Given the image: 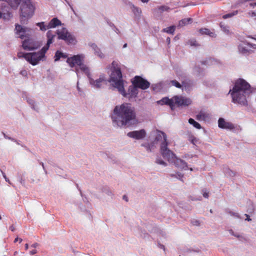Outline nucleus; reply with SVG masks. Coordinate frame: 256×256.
<instances>
[{
    "mask_svg": "<svg viewBox=\"0 0 256 256\" xmlns=\"http://www.w3.org/2000/svg\"><path fill=\"white\" fill-rule=\"evenodd\" d=\"M124 66L118 61H113L111 64V74L109 82L124 97L129 100L135 98L138 94V88L132 84L129 86L128 92L124 90L126 82L122 79V70Z\"/></svg>",
    "mask_w": 256,
    "mask_h": 256,
    "instance_id": "f257e3e1",
    "label": "nucleus"
},
{
    "mask_svg": "<svg viewBox=\"0 0 256 256\" xmlns=\"http://www.w3.org/2000/svg\"><path fill=\"white\" fill-rule=\"evenodd\" d=\"M136 118L134 108L128 103L116 106L111 114L112 124L114 127L122 128L134 124L136 122Z\"/></svg>",
    "mask_w": 256,
    "mask_h": 256,
    "instance_id": "f03ea898",
    "label": "nucleus"
},
{
    "mask_svg": "<svg viewBox=\"0 0 256 256\" xmlns=\"http://www.w3.org/2000/svg\"><path fill=\"white\" fill-rule=\"evenodd\" d=\"M252 92L253 88L245 80L240 78L234 82L228 94L230 95L233 103L246 106L247 98Z\"/></svg>",
    "mask_w": 256,
    "mask_h": 256,
    "instance_id": "7ed1b4c3",
    "label": "nucleus"
},
{
    "mask_svg": "<svg viewBox=\"0 0 256 256\" xmlns=\"http://www.w3.org/2000/svg\"><path fill=\"white\" fill-rule=\"evenodd\" d=\"M54 37L55 34H54L51 30H48L46 32L48 40L46 45L44 46L40 51L28 53L26 56V60L33 66L38 64L40 61L45 57V54L48 50L50 44L54 42Z\"/></svg>",
    "mask_w": 256,
    "mask_h": 256,
    "instance_id": "20e7f679",
    "label": "nucleus"
},
{
    "mask_svg": "<svg viewBox=\"0 0 256 256\" xmlns=\"http://www.w3.org/2000/svg\"><path fill=\"white\" fill-rule=\"evenodd\" d=\"M192 102L191 99L188 98L178 96H174L171 98L164 97L157 102L158 104L161 105L166 104L169 106L172 110H173L175 106H188L192 104Z\"/></svg>",
    "mask_w": 256,
    "mask_h": 256,
    "instance_id": "39448f33",
    "label": "nucleus"
},
{
    "mask_svg": "<svg viewBox=\"0 0 256 256\" xmlns=\"http://www.w3.org/2000/svg\"><path fill=\"white\" fill-rule=\"evenodd\" d=\"M35 6L30 0H24L20 7V22L26 23L34 14Z\"/></svg>",
    "mask_w": 256,
    "mask_h": 256,
    "instance_id": "423d86ee",
    "label": "nucleus"
},
{
    "mask_svg": "<svg viewBox=\"0 0 256 256\" xmlns=\"http://www.w3.org/2000/svg\"><path fill=\"white\" fill-rule=\"evenodd\" d=\"M165 146H162V156L164 158L168 160L170 163L174 164L178 168L187 170L188 164L186 162L180 158H178L170 150L166 152Z\"/></svg>",
    "mask_w": 256,
    "mask_h": 256,
    "instance_id": "0eeeda50",
    "label": "nucleus"
},
{
    "mask_svg": "<svg viewBox=\"0 0 256 256\" xmlns=\"http://www.w3.org/2000/svg\"><path fill=\"white\" fill-rule=\"evenodd\" d=\"M56 34L58 39L64 40L68 44H75L76 42V38L66 28L58 29Z\"/></svg>",
    "mask_w": 256,
    "mask_h": 256,
    "instance_id": "6e6552de",
    "label": "nucleus"
},
{
    "mask_svg": "<svg viewBox=\"0 0 256 256\" xmlns=\"http://www.w3.org/2000/svg\"><path fill=\"white\" fill-rule=\"evenodd\" d=\"M88 79L90 86L96 90H100L107 83V79L104 74L100 75L99 78L96 79L93 78L92 76Z\"/></svg>",
    "mask_w": 256,
    "mask_h": 256,
    "instance_id": "1a4fd4ad",
    "label": "nucleus"
},
{
    "mask_svg": "<svg viewBox=\"0 0 256 256\" xmlns=\"http://www.w3.org/2000/svg\"><path fill=\"white\" fill-rule=\"evenodd\" d=\"M85 56L84 54L74 55L68 58L66 62L71 68L78 67L84 62Z\"/></svg>",
    "mask_w": 256,
    "mask_h": 256,
    "instance_id": "9d476101",
    "label": "nucleus"
},
{
    "mask_svg": "<svg viewBox=\"0 0 256 256\" xmlns=\"http://www.w3.org/2000/svg\"><path fill=\"white\" fill-rule=\"evenodd\" d=\"M4 2L1 4L0 10V18L5 20H8L12 17V14L10 12V8L7 6L6 0H0Z\"/></svg>",
    "mask_w": 256,
    "mask_h": 256,
    "instance_id": "9b49d317",
    "label": "nucleus"
},
{
    "mask_svg": "<svg viewBox=\"0 0 256 256\" xmlns=\"http://www.w3.org/2000/svg\"><path fill=\"white\" fill-rule=\"evenodd\" d=\"M42 46L41 41H34L32 39H28L23 41L22 46L24 50H32L37 49Z\"/></svg>",
    "mask_w": 256,
    "mask_h": 256,
    "instance_id": "f8f14e48",
    "label": "nucleus"
},
{
    "mask_svg": "<svg viewBox=\"0 0 256 256\" xmlns=\"http://www.w3.org/2000/svg\"><path fill=\"white\" fill-rule=\"evenodd\" d=\"M132 83L138 88L146 90L150 86V83L140 76H136L132 80Z\"/></svg>",
    "mask_w": 256,
    "mask_h": 256,
    "instance_id": "ddd939ff",
    "label": "nucleus"
},
{
    "mask_svg": "<svg viewBox=\"0 0 256 256\" xmlns=\"http://www.w3.org/2000/svg\"><path fill=\"white\" fill-rule=\"evenodd\" d=\"M155 142H162V143L160 144V153L162 154V148L164 146L166 145V146H164L166 152L167 150H170L168 148V142L166 139V136L164 132L158 130H156V134Z\"/></svg>",
    "mask_w": 256,
    "mask_h": 256,
    "instance_id": "4468645a",
    "label": "nucleus"
},
{
    "mask_svg": "<svg viewBox=\"0 0 256 256\" xmlns=\"http://www.w3.org/2000/svg\"><path fill=\"white\" fill-rule=\"evenodd\" d=\"M256 48V44L248 42L246 40L240 41L238 45L240 53L245 54L250 52L251 48Z\"/></svg>",
    "mask_w": 256,
    "mask_h": 256,
    "instance_id": "2eb2a0df",
    "label": "nucleus"
},
{
    "mask_svg": "<svg viewBox=\"0 0 256 256\" xmlns=\"http://www.w3.org/2000/svg\"><path fill=\"white\" fill-rule=\"evenodd\" d=\"M127 136L135 140H142L146 137V132L144 129H142L139 130H134L128 132Z\"/></svg>",
    "mask_w": 256,
    "mask_h": 256,
    "instance_id": "dca6fc26",
    "label": "nucleus"
},
{
    "mask_svg": "<svg viewBox=\"0 0 256 256\" xmlns=\"http://www.w3.org/2000/svg\"><path fill=\"white\" fill-rule=\"evenodd\" d=\"M218 126L220 128L230 130L235 128V126L232 123L222 118L218 120Z\"/></svg>",
    "mask_w": 256,
    "mask_h": 256,
    "instance_id": "f3484780",
    "label": "nucleus"
},
{
    "mask_svg": "<svg viewBox=\"0 0 256 256\" xmlns=\"http://www.w3.org/2000/svg\"><path fill=\"white\" fill-rule=\"evenodd\" d=\"M75 71L78 78L81 72L84 74L88 78L91 76L90 68L83 62L78 67L76 68Z\"/></svg>",
    "mask_w": 256,
    "mask_h": 256,
    "instance_id": "a211bd4d",
    "label": "nucleus"
},
{
    "mask_svg": "<svg viewBox=\"0 0 256 256\" xmlns=\"http://www.w3.org/2000/svg\"><path fill=\"white\" fill-rule=\"evenodd\" d=\"M15 34L17 37L24 39L26 38L25 36V26H22L20 24H16L15 25Z\"/></svg>",
    "mask_w": 256,
    "mask_h": 256,
    "instance_id": "6ab92c4d",
    "label": "nucleus"
},
{
    "mask_svg": "<svg viewBox=\"0 0 256 256\" xmlns=\"http://www.w3.org/2000/svg\"><path fill=\"white\" fill-rule=\"evenodd\" d=\"M89 46L92 48L94 51V55L100 58H104L105 57L104 54L102 53L100 49L94 43H90Z\"/></svg>",
    "mask_w": 256,
    "mask_h": 256,
    "instance_id": "aec40b11",
    "label": "nucleus"
},
{
    "mask_svg": "<svg viewBox=\"0 0 256 256\" xmlns=\"http://www.w3.org/2000/svg\"><path fill=\"white\" fill-rule=\"evenodd\" d=\"M24 2V0H6V2L12 9L16 10Z\"/></svg>",
    "mask_w": 256,
    "mask_h": 256,
    "instance_id": "412c9836",
    "label": "nucleus"
},
{
    "mask_svg": "<svg viewBox=\"0 0 256 256\" xmlns=\"http://www.w3.org/2000/svg\"><path fill=\"white\" fill-rule=\"evenodd\" d=\"M25 100L32 110L36 112H38L39 108L38 106L37 103L36 102V101L33 98L30 96H26L25 98Z\"/></svg>",
    "mask_w": 256,
    "mask_h": 256,
    "instance_id": "4be33fe9",
    "label": "nucleus"
},
{
    "mask_svg": "<svg viewBox=\"0 0 256 256\" xmlns=\"http://www.w3.org/2000/svg\"><path fill=\"white\" fill-rule=\"evenodd\" d=\"M210 114L206 112L201 111L196 116V118L197 120L202 121H206L210 120Z\"/></svg>",
    "mask_w": 256,
    "mask_h": 256,
    "instance_id": "5701e85b",
    "label": "nucleus"
},
{
    "mask_svg": "<svg viewBox=\"0 0 256 256\" xmlns=\"http://www.w3.org/2000/svg\"><path fill=\"white\" fill-rule=\"evenodd\" d=\"M48 24L49 28H55L62 24L61 22L56 18H53Z\"/></svg>",
    "mask_w": 256,
    "mask_h": 256,
    "instance_id": "b1692460",
    "label": "nucleus"
},
{
    "mask_svg": "<svg viewBox=\"0 0 256 256\" xmlns=\"http://www.w3.org/2000/svg\"><path fill=\"white\" fill-rule=\"evenodd\" d=\"M36 25L40 28V30L42 32H46L47 30L50 29L48 24L44 22L36 23Z\"/></svg>",
    "mask_w": 256,
    "mask_h": 256,
    "instance_id": "393cba45",
    "label": "nucleus"
},
{
    "mask_svg": "<svg viewBox=\"0 0 256 256\" xmlns=\"http://www.w3.org/2000/svg\"><path fill=\"white\" fill-rule=\"evenodd\" d=\"M200 32L202 34L208 35L209 36L212 38H214L216 36V34H215V33L210 32V30H208V28H202L200 30Z\"/></svg>",
    "mask_w": 256,
    "mask_h": 256,
    "instance_id": "a878e982",
    "label": "nucleus"
},
{
    "mask_svg": "<svg viewBox=\"0 0 256 256\" xmlns=\"http://www.w3.org/2000/svg\"><path fill=\"white\" fill-rule=\"evenodd\" d=\"M68 56L66 54L62 53L60 51H57L54 56V61L56 62L59 60L61 58H66Z\"/></svg>",
    "mask_w": 256,
    "mask_h": 256,
    "instance_id": "bb28decb",
    "label": "nucleus"
},
{
    "mask_svg": "<svg viewBox=\"0 0 256 256\" xmlns=\"http://www.w3.org/2000/svg\"><path fill=\"white\" fill-rule=\"evenodd\" d=\"M192 18H186L182 20L179 22V26H184L192 22Z\"/></svg>",
    "mask_w": 256,
    "mask_h": 256,
    "instance_id": "cd10ccee",
    "label": "nucleus"
},
{
    "mask_svg": "<svg viewBox=\"0 0 256 256\" xmlns=\"http://www.w3.org/2000/svg\"><path fill=\"white\" fill-rule=\"evenodd\" d=\"M142 146L144 147L148 152H152V150L154 149V142L149 144V143H144L142 144H141Z\"/></svg>",
    "mask_w": 256,
    "mask_h": 256,
    "instance_id": "c85d7f7f",
    "label": "nucleus"
},
{
    "mask_svg": "<svg viewBox=\"0 0 256 256\" xmlns=\"http://www.w3.org/2000/svg\"><path fill=\"white\" fill-rule=\"evenodd\" d=\"M188 122L190 124L192 125L194 128H196L197 129H200L202 128V126L200 124L195 121L193 118H190L188 120Z\"/></svg>",
    "mask_w": 256,
    "mask_h": 256,
    "instance_id": "c756f323",
    "label": "nucleus"
},
{
    "mask_svg": "<svg viewBox=\"0 0 256 256\" xmlns=\"http://www.w3.org/2000/svg\"><path fill=\"white\" fill-rule=\"evenodd\" d=\"M175 26H170V27L164 28L162 31L168 34H173L175 30Z\"/></svg>",
    "mask_w": 256,
    "mask_h": 256,
    "instance_id": "7c9ffc66",
    "label": "nucleus"
},
{
    "mask_svg": "<svg viewBox=\"0 0 256 256\" xmlns=\"http://www.w3.org/2000/svg\"><path fill=\"white\" fill-rule=\"evenodd\" d=\"M132 8L133 12L134 13L136 16H140L142 13V10L140 8H139L138 7L134 6V5L132 6Z\"/></svg>",
    "mask_w": 256,
    "mask_h": 256,
    "instance_id": "2f4dec72",
    "label": "nucleus"
},
{
    "mask_svg": "<svg viewBox=\"0 0 256 256\" xmlns=\"http://www.w3.org/2000/svg\"><path fill=\"white\" fill-rule=\"evenodd\" d=\"M33 32H34V30L32 28L25 26L26 38H29L30 37L32 36Z\"/></svg>",
    "mask_w": 256,
    "mask_h": 256,
    "instance_id": "473e14b6",
    "label": "nucleus"
},
{
    "mask_svg": "<svg viewBox=\"0 0 256 256\" xmlns=\"http://www.w3.org/2000/svg\"><path fill=\"white\" fill-rule=\"evenodd\" d=\"M220 27L221 30L226 34H230V28L228 26L225 25L222 23L220 24Z\"/></svg>",
    "mask_w": 256,
    "mask_h": 256,
    "instance_id": "72a5a7b5",
    "label": "nucleus"
},
{
    "mask_svg": "<svg viewBox=\"0 0 256 256\" xmlns=\"http://www.w3.org/2000/svg\"><path fill=\"white\" fill-rule=\"evenodd\" d=\"M102 192L110 196H112L113 194L112 190L106 186L104 187L102 189Z\"/></svg>",
    "mask_w": 256,
    "mask_h": 256,
    "instance_id": "f704fd0d",
    "label": "nucleus"
},
{
    "mask_svg": "<svg viewBox=\"0 0 256 256\" xmlns=\"http://www.w3.org/2000/svg\"><path fill=\"white\" fill-rule=\"evenodd\" d=\"M224 172L227 176H234L235 175V173L233 171L227 168L224 169Z\"/></svg>",
    "mask_w": 256,
    "mask_h": 256,
    "instance_id": "c9c22d12",
    "label": "nucleus"
},
{
    "mask_svg": "<svg viewBox=\"0 0 256 256\" xmlns=\"http://www.w3.org/2000/svg\"><path fill=\"white\" fill-rule=\"evenodd\" d=\"M238 14V10H234L232 12L228 13V14H224L222 16V18L224 19H226L228 18H232Z\"/></svg>",
    "mask_w": 256,
    "mask_h": 256,
    "instance_id": "e433bc0d",
    "label": "nucleus"
},
{
    "mask_svg": "<svg viewBox=\"0 0 256 256\" xmlns=\"http://www.w3.org/2000/svg\"><path fill=\"white\" fill-rule=\"evenodd\" d=\"M155 162L156 164L162 165L164 166H167L166 163L164 162L160 156L156 157Z\"/></svg>",
    "mask_w": 256,
    "mask_h": 256,
    "instance_id": "4c0bfd02",
    "label": "nucleus"
},
{
    "mask_svg": "<svg viewBox=\"0 0 256 256\" xmlns=\"http://www.w3.org/2000/svg\"><path fill=\"white\" fill-rule=\"evenodd\" d=\"M170 84H172V86H176L178 88H181L182 85L180 82H178L176 80H172L170 82Z\"/></svg>",
    "mask_w": 256,
    "mask_h": 256,
    "instance_id": "58836bf2",
    "label": "nucleus"
},
{
    "mask_svg": "<svg viewBox=\"0 0 256 256\" xmlns=\"http://www.w3.org/2000/svg\"><path fill=\"white\" fill-rule=\"evenodd\" d=\"M170 176L172 177L175 176L177 178L182 180V178L183 177V174L180 172H178L176 174H170Z\"/></svg>",
    "mask_w": 256,
    "mask_h": 256,
    "instance_id": "ea45409f",
    "label": "nucleus"
},
{
    "mask_svg": "<svg viewBox=\"0 0 256 256\" xmlns=\"http://www.w3.org/2000/svg\"><path fill=\"white\" fill-rule=\"evenodd\" d=\"M152 89L154 91H158L161 88L162 86L160 84H158L152 86Z\"/></svg>",
    "mask_w": 256,
    "mask_h": 256,
    "instance_id": "a19ab883",
    "label": "nucleus"
},
{
    "mask_svg": "<svg viewBox=\"0 0 256 256\" xmlns=\"http://www.w3.org/2000/svg\"><path fill=\"white\" fill-rule=\"evenodd\" d=\"M228 214L231 216H233L235 218H241L239 214L237 212H234L232 211H229Z\"/></svg>",
    "mask_w": 256,
    "mask_h": 256,
    "instance_id": "79ce46f5",
    "label": "nucleus"
},
{
    "mask_svg": "<svg viewBox=\"0 0 256 256\" xmlns=\"http://www.w3.org/2000/svg\"><path fill=\"white\" fill-rule=\"evenodd\" d=\"M158 9L160 12H163L164 11L168 10L170 9V8L166 6H160L158 8Z\"/></svg>",
    "mask_w": 256,
    "mask_h": 256,
    "instance_id": "37998d69",
    "label": "nucleus"
},
{
    "mask_svg": "<svg viewBox=\"0 0 256 256\" xmlns=\"http://www.w3.org/2000/svg\"><path fill=\"white\" fill-rule=\"evenodd\" d=\"M28 53H24L22 52H19L18 54V58H24L26 60V54H27Z\"/></svg>",
    "mask_w": 256,
    "mask_h": 256,
    "instance_id": "c03bdc74",
    "label": "nucleus"
},
{
    "mask_svg": "<svg viewBox=\"0 0 256 256\" xmlns=\"http://www.w3.org/2000/svg\"><path fill=\"white\" fill-rule=\"evenodd\" d=\"M2 134L4 135V138H6V139H8V140H11L13 142H16V140L12 138V137H10V136H7L6 134L4 132H2Z\"/></svg>",
    "mask_w": 256,
    "mask_h": 256,
    "instance_id": "a18cd8bd",
    "label": "nucleus"
},
{
    "mask_svg": "<svg viewBox=\"0 0 256 256\" xmlns=\"http://www.w3.org/2000/svg\"><path fill=\"white\" fill-rule=\"evenodd\" d=\"M191 222L194 226H199L200 225L199 220H192Z\"/></svg>",
    "mask_w": 256,
    "mask_h": 256,
    "instance_id": "49530a36",
    "label": "nucleus"
},
{
    "mask_svg": "<svg viewBox=\"0 0 256 256\" xmlns=\"http://www.w3.org/2000/svg\"><path fill=\"white\" fill-rule=\"evenodd\" d=\"M0 171L1 172H2V176H3L4 178L5 179L6 181V182H8L10 184H11V183H10V181L9 179L6 177V175L5 173H4V172H2V170H0Z\"/></svg>",
    "mask_w": 256,
    "mask_h": 256,
    "instance_id": "de8ad7c7",
    "label": "nucleus"
},
{
    "mask_svg": "<svg viewBox=\"0 0 256 256\" xmlns=\"http://www.w3.org/2000/svg\"><path fill=\"white\" fill-rule=\"evenodd\" d=\"M190 140L191 142L194 144H196L198 142V140L194 136L190 137Z\"/></svg>",
    "mask_w": 256,
    "mask_h": 256,
    "instance_id": "09e8293b",
    "label": "nucleus"
},
{
    "mask_svg": "<svg viewBox=\"0 0 256 256\" xmlns=\"http://www.w3.org/2000/svg\"><path fill=\"white\" fill-rule=\"evenodd\" d=\"M20 74L23 76L26 77L28 76V72L25 70H22L20 71Z\"/></svg>",
    "mask_w": 256,
    "mask_h": 256,
    "instance_id": "8fccbe9b",
    "label": "nucleus"
},
{
    "mask_svg": "<svg viewBox=\"0 0 256 256\" xmlns=\"http://www.w3.org/2000/svg\"><path fill=\"white\" fill-rule=\"evenodd\" d=\"M202 194L204 198H208V192L206 190H202Z\"/></svg>",
    "mask_w": 256,
    "mask_h": 256,
    "instance_id": "3c124183",
    "label": "nucleus"
},
{
    "mask_svg": "<svg viewBox=\"0 0 256 256\" xmlns=\"http://www.w3.org/2000/svg\"><path fill=\"white\" fill-rule=\"evenodd\" d=\"M190 44L191 46H197L198 44L194 40H191L190 42Z\"/></svg>",
    "mask_w": 256,
    "mask_h": 256,
    "instance_id": "603ef678",
    "label": "nucleus"
},
{
    "mask_svg": "<svg viewBox=\"0 0 256 256\" xmlns=\"http://www.w3.org/2000/svg\"><path fill=\"white\" fill-rule=\"evenodd\" d=\"M248 14L249 15V16H250L251 17H254V16H256V12H250L248 13Z\"/></svg>",
    "mask_w": 256,
    "mask_h": 256,
    "instance_id": "864d4df0",
    "label": "nucleus"
},
{
    "mask_svg": "<svg viewBox=\"0 0 256 256\" xmlns=\"http://www.w3.org/2000/svg\"><path fill=\"white\" fill-rule=\"evenodd\" d=\"M235 237H236L238 238H239L240 240H242V239H243V237L242 236L240 235V234H237V233H236L235 234H234V236Z\"/></svg>",
    "mask_w": 256,
    "mask_h": 256,
    "instance_id": "5fc2aeb1",
    "label": "nucleus"
},
{
    "mask_svg": "<svg viewBox=\"0 0 256 256\" xmlns=\"http://www.w3.org/2000/svg\"><path fill=\"white\" fill-rule=\"evenodd\" d=\"M112 26H114V30L118 34H120V30H119L115 27L113 24H112Z\"/></svg>",
    "mask_w": 256,
    "mask_h": 256,
    "instance_id": "6e6d98bb",
    "label": "nucleus"
},
{
    "mask_svg": "<svg viewBox=\"0 0 256 256\" xmlns=\"http://www.w3.org/2000/svg\"><path fill=\"white\" fill-rule=\"evenodd\" d=\"M36 253H37V251H36V250H30V254H31V255H34V254H36Z\"/></svg>",
    "mask_w": 256,
    "mask_h": 256,
    "instance_id": "4d7b16f0",
    "label": "nucleus"
},
{
    "mask_svg": "<svg viewBox=\"0 0 256 256\" xmlns=\"http://www.w3.org/2000/svg\"><path fill=\"white\" fill-rule=\"evenodd\" d=\"M40 164L42 166V168H43V170H44V172L46 174H47V171L45 169V167H44V164L42 162H40Z\"/></svg>",
    "mask_w": 256,
    "mask_h": 256,
    "instance_id": "13d9d810",
    "label": "nucleus"
},
{
    "mask_svg": "<svg viewBox=\"0 0 256 256\" xmlns=\"http://www.w3.org/2000/svg\"><path fill=\"white\" fill-rule=\"evenodd\" d=\"M38 246V244L36 242L34 244H32V246H31V247L32 248H36L37 246Z\"/></svg>",
    "mask_w": 256,
    "mask_h": 256,
    "instance_id": "bf43d9fd",
    "label": "nucleus"
},
{
    "mask_svg": "<svg viewBox=\"0 0 256 256\" xmlns=\"http://www.w3.org/2000/svg\"><path fill=\"white\" fill-rule=\"evenodd\" d=\"M229 232L231 235L234 236V234H236L232 230H229Z\"/></svg>",
    "mask_w": 256,
    "mask_h": 256,
    "instance_id": "052dcab7",
    "label": "nucleus"
},
{
    "mask_svg": "<svg viewBox=\"0 0 256 256\" xmlns=\"http://www.w3.org/2000/svg\"><path fill=\"white\" fill-rule=\"evenodd\" d=\"M245 216H246V220L250 221L251 220V219L250 218V216L247 214H245Z\"/></svg>",
    "mask_w": 256,
    "mask_h": 256,
    "instance_id": "680f3d73",
    "label": "nucleus"
},
{
    "mask_svg": "<svg viewBox=\"0 0 256 256\" xmlns=\"http://www.w3.org/2000/svg\"><path fill=\"white\" fill-rule=\"evenodd\" d=\"M250 6L252 8H254L256 6V2L254 3L250 4Z\"/></svg>",
    "mask_w": 256,
    "mask_h": 256,
    "instance_id": "e2e57ef3",
    "label": "nucleus"
},
{
    "mask_svg": "<svg viewBox=\"0 0 256 256\" xmlns=\"http://www.w3.org/2000/svg\"><path fill=\"white\" fill-rule=\"evenodd\" d=\"M10 230H11L12 232L14 231L15 228H14V226H11L10 227Z\"/></svg>",
    "mask_w": 256,
    "mask_h": 256,
    "instance_id": "0e129e2a",
    "label": "nucleus"
},
{
    "mask_svg": "<svg viewBox=\"0 0 256 256\" xmlns=\"http://www.w3.org/2000/svg\"><path fill=\"white\" fill-rule=\"evenodd\" d=\"M143 3H148L149 0H140Z\"/></svg>",
    "mask_w": 256,
    "mask_h": 256,
    "instance_id": "69168bd1",
    "label": "nucleus"
},
{
    "mask_svg": "<svg viewBox=\"0 0 256 256\" xmlns=\"http://www.w3.org/2000/svg\"><path fill=\"white\" fill-rule=\"evenodd\" d=\"M166 41L168 44H170V38H167Z\"/></svg>",
    "mask_w": 256,
    "mask_h": 256,
    "instance_id": "338daca9",
    "label": "nucleus"
},
{
    "mask_svg": "<svg viewBox=\"0 0 256 256\" xmlns=\"http://www.w3.org/2000/svg\"><path fill=\"white\" fill-rule=\"evenodd\" d=\"M77 90L79 91V92H80V88L78 86V82H77Z\"/></svg>",
    "mask_w": 256,
    "mask_h": 256,
    "instance_id": "774afa93",
    "label": "nucleus"
}]
</instances>
